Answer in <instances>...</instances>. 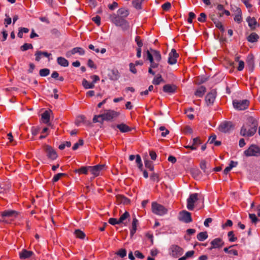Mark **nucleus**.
Returning <instances> with one entry per match:
<instances>
[{"instance_id": "6e6d98bb", "label": "nucleus", "mask_w": 260, "mask_h": 260, "mask_svg": "<svg viewBox=\"0 0 260 260\" xmlns=\"http://www.w3.org/2000/svg\"><path fill=\"white\" fill-rule=\"evenodd\" d=\"M193 111L192 108H189L186 110H185V114H186L187 117L190 119H193L194 118V115L192 114H191V112Z\"/></svg>"}, {"instance_id": "c85d7f7f", "label": "nucleus", "mask_w": 260, "mask_h": 260, "mask_svg": "<svg viewBox=\"0 0 260 260\" xmlns=\"http://www.w3.org/2000/svg\"><path fill=\"white\" fill-rule=\"evenodd\" d=\"M89 170V166H83L81 167L79 169H76L74 170V172L78 173L79 174H85L86 175Z\"/></svg>"}, {"instance_id": "cd10ccee", "label": "nucleus", "mask_w": 260, "mask_h": 260, "mask_svg": "<svg viewBox=\"0 0 260 260\" xmlns=\"http://www.w3.org/2000/svg\"><path fill=\"white\" fill-rule=\"evenodd\" d=\"M150 52L153 55L154 60L156 62H159L161 59V56L160 52L156 50L150 49Z\"/></svg>"}, {"instance_id": "6e6552de", "label": "nucleus", "mask_w": 260, "mask_h": 260, "mask_svg": "<svg viewBox=\"0 0 260 260\" xmlns=\"http://www.w3.org/2000/svg\"><path fill=\"white\" fill-rule=\"evenodd\" d=\"M170 254L174 257H178L183 254V248L177 245H172L169 248Z\"/></svg>"}, {"instance_id": "a18cd8bd", "label": "nucleus", "mask_w": 260, "mask_h": 260, "mask_svg": "<svg viewBox=\"0 0 260 260\" xmlns=\"http://www.w3.org/2000/svg\"><path fill=\"white\" fill-rule=\"evenodd\" d=\"M146 59L150 61V63L155 61L153 55L152 54L151 52L149 50L146 51Z\"/></svg>"}, {"instance_id": "393cba45", "label": "nucleus", "mask_w": 260, "mask_h": 260, "mask_svg": "<svg viewBox=\"0 0 260 260\" xmlns=\"http://www.w3.org/2000/svg\"><path fill=\"white\" fill-rule=\"evenodd\" d=\"M108 76L109 79L113 81H116L120 77L118 71L115 70H112L111 72L108 74Z\"/></svg>"}, {"instance_id": "7ed1b4c3", "label": "nucleus", "mask_w": 260, "mask_h": 260, "mask_svg": "<svg viewBox=\"0 0 260 260\" xmlns=\"http://www.w3.org/2000/svg\"><path fill=\"white\" fill-rule=\"evenodd\" d=\"M152 212L157 215L163 216L167 214L168 210L164 206L156 202L152 203Z\"/></svg>"}, {"instance_id": "4c0bfd02", "label": "nucleus", "mask_w": 260, "mask_h": 260, "mask_svg": "<svg viewBox=\"0 0 260 260\" xmlns=\"http://www.w3.org/2000/svg\"><path fill=\"white\" fill-rule=\"evenodd\" d=\"M136 162L137 164V166H138L139 169L141 171H142L143 164H142L141 156L138 154L136 156Z\"/></svg>"}, {"instance_id": "e433bc0d", "label": "nucleus", "mask_w": 260, "mask_h": 260, "mask_svg": "<svg viewBox=\"0 0 260 260\" xmlns=\"http://www.w3.org/2000/svg\"><path fill=\"white\" fill-rule=\"evenodd\" d=\"M233 246H234V245L230 246L229 247H225L223 249V251L226 253L231 254L234 255H238V252L237 250H235V249L229 250V248L231 247H232Z\"/></svg>"}, {"instance_id": "2eb2a0df", "label": "nucleus", "mask_w": 260, "mask_h": 260, "mask_svg": "<svg viewBox=\"0 0 260 260\" xmlns=\"http://www.w3.org/2000/svg\"><path fill=\"white\" fill-rule=\"evenodd\" d=\"M202 144V142L200 137H196L192 139V142L191 145L185 146L184 147L187 149H190L191 150H196L198 146Z\"/></svg>"}, {"instance_id": "c03bdc74", "label": "nucleus", "mask_w": 260, "mask_h": 260, "mask_svg": "<svg viewBox=\"0 0 260 260\" xmlns=\"http://www.w3.org/2000/svg\"><path fill=\"white\" fill-rule=\"evenodd\" d=\"M33 48V46L31 44L24 43L22 46H21L20 49L22 51H26L28 49H31Z\"/></svg>"}, {"instance_id": "864d4df0", "label": "nucleus", "mask_w": 260, "mask_h": 260, "mask_svg": "<svg viewBox=\"0 0 260 260\" xmlns=\"http://www.w3.org/2000/svg\"><path fill=\"white\" fill-rule=\"evenodd\" d=\"M171 7V4L169 2H166L161 6L162 9L165 11H169Z\"/></svg>"}, {"instance_id": "a19ab883", "label": "nucleus", "mask_w": 260, "mask_h": 260, "mask_svg": "<svg viewBox=\"0 0 260 260\" xmlns=\"http://www.w3.org/2000/svg\"><path fill=\"white\" fill-rule=\"evenodd\" d=\"M144 0H134L133 2V6L137 9H141V5Z\"/></svg>"}, {"instance_id": "dca6fc26", "label": "nucleus", "mask_w": 260, "mask_h": 260, "mask_svg": "<svg viewBox=\"0 0 260 260\" xmlns=\"http://www.w3.org/2000/svg\"><path fill=\"white\" fill-rule=\"evenodd\" d=\"M178 56L179 55L177 53L176 50L175 49H172L169 55L168 63L171 65L176 63Z\"/></svg>"}, {"instance_id": "13d9d810", "label": "nucleus", "mask_w": 260, "mask_h": 260, "mask_svg": "<svg viewBox=\"0 0 260 260\" xmlns=\"http://www.w3.org/2000/svg\"><path fill=\"white\" fill-rule=\"evenodd\" d=\"M108 222L110 224L112 225H115V224H120V222H119V220H117L116 218H109Z\"/></svg>"}, {"instance_id": "58836bf2", "label": "nucleus", "mask_w": 260, "mask_h": 260, "mask_svg": "<svg viewBox=\"0 0 260 260\" xmlns=\"http://www.w3.org/2000/svg\"><path fill=\"white\" fill-rule=\"evenodd\" d=\"M75 235L77 238H80L81 239H83L85 237V234L84 233L80 230H75Z\"/></svg>"}, {"instance_id": "79ce46f5", "label": "nucleus", "mask_w": 260, "mask_h": 260, "mask_svg": "<svg viewBox=\"0 0 260 260\" xmlns=\"http://www.w3.org/2000/svg\"><path fill=\"white\" fill-rule=\"evenodd\" d=\"M144 163L145 167L150 171H153L154 170V166L151 161L149 160H145Z\"/></svg>"}, {"instance_id": "72a5a7b5", "label": "nucleus", "mask_w": 260, "mask_h": 260, "mask_svg": "<svg viewBox=\"0 0 260 260\" xmlns=\"http://www.w3.org/2000/svg\"><path fill=\"white\" fill-rule=\"evenodd\" d=\"M82 85L84 88L87 89H91L94 87V84L93 83H89L87 80L84 79L82 80Z\"/></svg>"}, {"instance_id": "5701e85b", "label": "nucleus", "mask_w": 260, "mask_h": 260, "mask_svg": "<svg viewBox=\"0 0 260 260\" xmlns=\"http://www.w3.org/2000/svg\"><path fill=\"white\" fill-rule=\"evenodd\" d=\"M56 61L59 66L63 67H67L69 65V61L63 57H58Z\"/></svg>"}, {"instance_id": "4468645a", "label": "nucleus", "mask_w": 260, "mask_h": 260, "mask_svg": "<svg viewBox=\"0 0 260 260\" xmlns=\"http://www.w3.org/2000/svg\"><path fill=\"white\" fill-rule=\"evenodd\" d=\"M105 165H98L94 166H89V171L91 174L93 175V178L98 176L100 175V172L104 169Z\"/></svg>"}, {"instance_id": "5fc2aeb1", "label": "nucleus", "mask_w": 260, "mask_h": 260, "mask_svg": "<svg viewBox=\"0 0 260 260\" xmlns=\"http://www.w3.org/2000/svg\"><path fill=\"white\" fill-rule=\"evenodd\" d=\"M198 20L201 22H204L206 20V15L205 13H201L200 17H198Z\"/></svg>"}, {"instance_id": "c9c22d12", "label": "nucleus", "mask_w": 260, "mask_h": 260, "mask_svg": "<svg viewBox=\"0 0 260 260\" xmlns=\"http://www.w3.org/2000/svg\"><path fill=\"white\" fill-rule=\"evenodd\" d=\"M164 80L161 75H157V77L154 78L152 80V83L154 85H159L161 82H164Z\"/></svg>"}, {"instance_id": "a878e982", "label": "nucleus", "mask_w": 260, "mask_h": 260, "mask_svg": "<svg viewBox=\"0 0 260 260\" xmlns=\"http://www.w3.org/2000/svg\"><path fill=\"white\" fill-rule=\"evenodd\" d=\"M117 15L121 18H124L129 15V11L127 9L121 8L119 9L117 11Z\"/></svg>"}, {"instance_id": "0eeeda50", "label": "nucleus", "mask_w": 260, "mask_h": 260, "mask_svg": "<svg viewBox=\"0 0 260 260\" xmlns=\"http://www.w3.org/2000/svg\"><path fill=\"white\" fill-rule=\"evenodd\" d=\"M2 219L0 221L8 222L7 220V218H12L16 217L18 213L17 211L13 210H5L1 213Z\"/></svg>"}, {"instance_id": "4d7b16f0", "label": "nucleus", "mask_w": 260, "mask_h": 260, "mask_svg": "<svg viewBox=\"0 0 260 260\" xmlns=\"http://www.w3.org/2000/svg\"><path fill=\"white\" fill-rule=\"evenodd\" d=\"M249 217L251 219L252 223L255 224L258 221V219L254 214H249Z\"/></svg>"}, {"instance_id": "c756f323", "label": "nucleus", "mask_w": 260, "mask_h": 260, "mask_svg": "<svg viewBox=\"0 0 260 260\" xmlns=\"http://www.w3.org/2000/svg\"><path fill=\"white\" fill-rule=\"evenodd\" d=\"M130 218V214L127 211H125L123 214H122L120 218H119V222L120 224L122 223L124 225H126V222L125 221L127 219H129Z\"/></svg>"}, {"instance_id": "b1692460", "label": "nucleus", "mask_w": 260, "mask_h": 260, "mask_svg": "<svg viewBox=\"0 0 260 260\" xmlns=\"http://www.w3.org/2000/svg\"><path fill=\"white\" fill-rule=\"evenodd\" d=\"M246 20L248 23L249 26L252 29L255 28L256 26L259 25V24L257 23L256 19L253 17L251 18L250 17H249L247 18Z\"/></svg>"}, {"instance_id": "a211bd4d", "label": "nucleus", "mask_w": 260, "mask_h": 260, "mask_svg": "<svg viewBox=\"0 0 260 260\" xmlns=\"http://www.w3.org/2000/svg\"><path fill=\"white\" fill-rule=\"evenodd\" d=\"M177 87L174 84H166L163 87V91L165 92L170 94L174 93L177 90Z\"/></svg>"}, {"instance_id": "8fccbe9b", "label": "nucleus", "mask_w": 260, "mask_h": 260, "mask_svg": "<svg viewBox=\"0 0 260 260\" xmlns=\"http://www.w3.org/2000/svg\"><path fill=\"white\" fill-rule=\"evenodd\" d=\"M228 236L229 238V241L235 242L237 240V238L234 236V232L230 231L228 233Z\"/></svg>"}, {"instance_id": "f3484780", "label": "nucleus", "mask_w": 260, "mask_h": 260, "mask_svg": "<svg viewBox=\"0 0 260 260\" xmlns=\"http://www.w3.org/2000/svg\"><path fill=\"white\" fill-rule=\"evenodd\" d=\"M216 91L212 90L207 94L205 97V101L207 105L213 104L216 98Z\"/></svg>"}, {"instance_id": "ea45409f", "label": "nucleus", "mask_w": 260, "mask_h": 260, "mask_svg": "<svg viewBox=\"0 0 260 260\" xmlns=\"http://www.w3.org/2000/svg\"><path fill=\"white\" fill-rule=\"evenodd\" d=\"M50 74V70L47 68L41 69L39 71V75L41 77H46Z\"/></svg>"}, {"instance_id": "09e8293b", "label": "nucleus", "mask_w": 260, "mask_h": 260, "mask_svg": "<svg viewBox=\"0 0 260 260\" xmlns=\"http://www.w3.org/2000/svg\"><path fill=\"white\" fill-rule=\"evenodd\" d=\"M150 178L153 181H156L157 182L159 181V177L157 173H153L150 175Z\"/></svg>"}, {"instance_id": "f704fd0d", "label": "nucleus", "mask_w": 260, "mask_h": 260, "mask_svg": "<svg viewBox=\"0 0 260 260\" xmlns=\"http://www.w3.org/2000/svg\"><path fill=\"white\" fill-rule=\"evenodd\" d=\"M42 119L44 123H47L50 120V112L48 111H45L42 114Z\"/></svg>"}, {"instance_id": "49530a36", "label": "nucleus", "mask_w": 260, "mask_h": 260, "mask_svg": "<svg viewBox=\"0 0 260 260\" xmlns=\"http://www.w3.org/2000/svg\"><path fill=\"white\" fill-rule=\"evenodd\" d=\"M116 254L121 258L124 257L126 255V251L125 249H120Z\"/></svg>"}, {"instance_id": "f03ea898", "label": "nucleus", "mask_w": 260, "mask_h": 260, "mask_svg": "<svg viewBox=\"0 0 260 260\" xmlns=\"http://www.w3.org/2000/svg\"><path fill=\"white\" fill-rule=\"evenodd\" d=\"M110 21L116 26H120L123 30H127L129 28L128 22L124 18L118 16L116 14H112L109 17Z\"/></svg>"}, {"instance_id": "f8f14e48", "label": "nucleus", "mask_w": 260, "mask_h": 260, "mask_svg": "<svg viewBox=\"0 0 260 260\" xmlns=\"http://www.w3.org/2000/svg\"><path fill=\"white\" fill-rule=\"evenodd\" d=\"M178 219L186 223L191 222L192 221L191 213L186 210L180 212Z\"/></svg>"}, {"instance_id": "de8ad7c7", "label": "nucleus", "mask_w": 260, "mask_h": 260, "mask_svg": "<svg viewBox=\"0 0 260 260\" xmlns=\"http://www.w3.org/2000/svg\"><path fill=\"white\" fill-rule=\"evenodd\" d=\"M66 175V174L64 173H58L54 176L52 179V182H56L58 181L61 177L65 176Z\"/></svg>"}, {"instance_id": "bb28decb", "label": "nucleus", "mask_w": 260, "mask_h": 260, "mask_svg": "<svg viewBox=\"0 0 260 260\" xmlns=\"http://www.w3.org/2000/svg\"><path fill=\"white\" fill-rule=\"evenodd\" d=\"M138 223V220L135 216L133 219V221L132 223V229L131 230L130 234L131 236H133L137 231V226Z\"/></svg>"}, {"instance_id": "4be33fe9", "label": "nucleus", "mask_w": 260, "mask_h": 260, "mask_svg": "<svg viewBox=\"0 0 260 260\" xmlns=\"http://www.w3.org/2000/svg\"><path fill=\"white\" fill-rule=\"evenodd\" d=\"M236 15L234 17V21L237 22L238 23H240L242 21V12L240 8L235 7Z\"/></svg>"}, {"instance_id": "39448f33", "label": "nucleus", "mask_w": 260, "mask_h": 260, "mask_svg": "<svg viewBox=\"0 0 260 260\" xmlns=\"http://www.w3.org/2000/svg\"><path fill=\"white\" fill-rule=\"evenodd\" d=\"M244 154L247 157L258 156L260 154V148L256 145L252 144L244 151Z\"/></svg>"}, {"instance_id": "6ab92c4d", "label": "nucleus", "mask_w": 260, "mask_h": 260, "mask_svg": "<svg viewBox=\"0 0 260 260\" xmlns=\"http://www.w3.org/2000/svg\"><path fill=\"white\" fill-rule=\"evenodd\" d=\"M76 53H78L80 55H83L85 54V51L81 47H75L73 48L70 52H68L67 53V56H69L71 55H74Z\"/></svg>"}, {"instance_id": "2f4dec72", "label": "nucleus", "mask_w": 260, "mask_h": 260, "mask_svg": "<svg viewBox=\"0 0 260 260\" xmlns=\"http://www.w3.org/2000/svg\"><path fill=\"white\" fill-rule=\"evenodd\" d=\"M258 38L259 37L258 35L255 32H252L247 37V41L249 42L254 43L258 41Z\"/></svg>"}, {"instance_id": "774afa93", "label": "nucleus", "mask_w": 260, "mask_h": 260, "mask_svg": "<svg viewBox=\"0 0 260 260\" xmlns=\"http://www.w3.org/2000/svg\"><path fill=\"white\" fill-rule=\"evenodd\" d=\"M35 55L36 56V58H35L36 60L37 61H39L41 60V57L42 56V55L41 54V51H36Z\"/></svg>"}, {"instance_id": "9b49d317", "label": "nucleus", "mask_w": 260, "mask_h": 260, "mask_svg": "<svg viewBox=\"0 0 260 260\" xmlns=\"http://www.w3.org/2000/svg\"><path fill=\"white\" fill-rule=\"evenodd\" d=\"M198 193H194L190 194L187 199V208L189 210H193L194 207V203L199 200Z\"/></svg>"}, {"instance_id": "423d86ee", "label": "nucleus", "mask_w": 260, "mask_h": 260, "mask_svg": "<svg viewBox=\"0 0 260 260\" xmlns=\"http://www.w3.org/2000/svg\"><path fill=\"white\" fill-rule=\"evenodd\" d=\"M249 102L247 100H237L233 101L234 107L238 110H244L248 107Z\"/></svg>"}, {"instance_id": "473e14b6", "label": "nucleus", "mask_w": 260, "mask_h": 260, "mask_svg": "<svg viewBox=\"0 0 260 260\" xmlns=\"http://www.w3.org/2000/svg\"><path fill=\"white\" fill-rule=\"evenodd\" d=\"M208 238L207 232H202L199 233L197 236V238L200 241H204Z\"/></svg>"}, {"instance_id": "412c9836", "label": "nucleus", "mask_w": 260, "mask_h": 260, "mask_svg": "<svg viewBox=\"0 0 260 260\" xmlns=\"http://www.w3.org/2000/svg\"><path fill=\"white\" fill-rule=\"evenodd\" d=\"M116 127H117L121 133H127L131 131L132 130V128L130 127L123 123L117 124L116 125Z\"/></svg>"}, {"instance_id": "9d476101", "label": "nucleus", "mask_w": 260, "mask_h": 260, "mask_svg": "<svg viewBox=\"0 0 260 260\" xmlns=\"http://www.w3.org/2000/svg\"><path fill=\"white\" fill-rule=\"evenodd\" d=\"M234 125L231 121H224L219 126V130L222 133H230L233 131Z\"/></svg>"}, {"instance_id": "f257e3e1", "label": "nucleus", "mask_w": 260, "mask_h": 260, "mask_svg": "<svg viewBox=\"0 0 260 260\" xmlns=\"http://www.w3.org/2000/svg\"><path fill=\"white\" fill-rule=\"evenodd\" d=\"M248 122L251 123V126L248 129L243 125L241 129L240 134L244 137H251L254 135L257 130V122L256 120L252 117L248 119Z\"/></svg>"}, {"instance_id": "338daca9", "label": "nucleus", "mask_w": 260, "mask_h": 260, "mask_svg": "<svg viewBox=\"0 0 260 260\" xmlns=\"http://www.w3.org/2000/svg\"><path fill=\"white\" fill-rule=\"evenodd\" d=\"M183 132L185 134H191L193 131L192 128L189 126L186 125L184 127Z\"/></svg>"}, {"instance_id": "37998d69", "label": "nucleus", "mask_w": 260, "mask_h": 260, "mask_svg": "<svg viewBox=\"0 0 260 260\" xmlns=\"http://www.w3.org/2000/svg\"><path fill=\"white\" fill-rule=\"evenodd\" d=\"M247 63L249 70L252 71L254 67V61L252 57H248Z\"/></svg>"}, {"instance_id": "3c124183", "label": "nucleus", "mask_w": 260, "mask_h": 260, "mask_svg": "<svg viewBox=\"0 0 260 260\" xmlns=\"http://www.w3.org/2000/svg\"><path fill=\"white\" fill-rule=\"evenodd\" d=\"M84 144L83 140L82 139H80L78 141V142L75 143L73 147H72V149L73 150H77L80 146H82Z\"/></svg>"}, {"instance_id": "7c9ffc66", "label": "nucleus", "mask_w": 260, "mask_h": 260, "mask_svg": "<svg viewBox=\"0 0 260 260\" xmlns=\"http://www.w3.org/2000/svg\"><path fill=\"white\" fill-rule=\"evenodd\" d=\"M206 92V87L204 86H201L195 92V95L199 98L202 97Z\"/></svg>"}, {"instance_id": "e2e57ef3", "label": "nucleus", "mask_w": 260, "mask_h": 260, "mask_svg": "<svg viewBox=\"0 0 260 260\" xmlns=\"http://www.w3.org/2000/svg\"><path fill=\"white\" fill-rule=\"evenodd\" d=\"M201 169L205 172H206V162L205 160H202L200 165Z\"/></svg>"}, {"instance_id": "69168bd1", "label": "nucleus", "mask_w": 260, "mask_h": 260, "mask_svg": "<svg viewBox=\"0 0 260 260\" xmlns=\"http://www.w3.org/2000/svg\"><path fill=\"white\" fill-rule=\"evenodd\" d=\"M189 17L188 18L187 21L189 23H191L192 22V19L196 17V15L194 13L190 12L189 13Z\"/></svg>"}, {"instance_id": "603ef678", "label": "nucleus", "mask_w": 260, "mask_h": 260, "mask_svg": "<svg viewBox=\"0 0 260 260\" xmlns=\"http://www.w3.org/2000/svg\"><path fill=\"white\" fill-rule=\"evenodd\" d=\"M135 42H136L138 47L141 49V47L143 46V42L141 40L140 37L137 36L135 38Z\"/></svg>"}, {"instance_id": "1a4fd4ad", "label": "nucleus", "mask_w": 260, "mask_h": 260, "mask_svg": "<svg viewBox=\"0 0 260 260\" xmlns=\"http://www.w3.org/2000/svg\"><path fill=\"white\" fill-rule=\"evenodd\" d=\"M44 150L48 159L54 160L57 158L58 155L56 151L51 146L46 145L44 147Z\"/></svg>"}, {"instance_id": "aec40b11", "label": "nucleus", "mask_w": 260, "mask_h": 260, "mask_svg": "<svg viewBox=\"0 0 260 260\" xmlns=\"http://www.w3.org/2000/svg\"><path fill=\"white\" fill-rule=\"evenodd\" d=\"M33 254L34 253L32 251L23 249L19 253V256L21 259H26L31 257Z\"/></svg>"}, {"instance_id": "0e129e2a", "label": "nucleus", "mask_w": 260, "mask_h": 260, "mask_svg": "<svg viewBox=\"0 0 260 260\" xmlns=\"http://www.w3.org/2000/svg\"><path fill=\"white\" fill-rule=\"evenodd\" d=\"M31 134L34 136H35L37 135L39 133L40 128L37 127L33 126L31 128Z\"/></svg>"}, {"instance_id": "bf43d9fd", "label": "nucleus", "mask_w": 260, "mask_h": 260, "mask_svg": "<svg viewBox=\"0 0 260 260\" xmlns=\"http://www.w3.org/2000/svg\"><path fill=\"white\" fill-rule=\"evenodd\" d=\"M50 31L51 34L55 37H58L60 36V32L57 28H52Z\"/></svg>"}, {"instance_id": "680f3d73", "label": "nucleus", "mask_w": 260, "mask_h": 260, "mask_svg": "<svg viewBox=\"0 0 260 260\" xmlns=\"http://www.w3.org/2000/svg\"><path fill=\"white\" fill-rule=\"evenodd\" d=\"M92 20L96 23L98 26H100L101 24V17L96 15L95 17H94L92 18Z\"/></svg>"}, {"instance_id": "ddd939ff", "label": "nucleus", "mask_w": 260, "mask_h": 260, "mask_svg": "<svg viewBox=\"0 0 260 260\" xmlns=\"http://www.w3.org/2000/svg\"><path fill=\"white\" fill-rule=\"evenodd\" d=\"M210 244L211 246L209 248V249L211 250L213 249L220 248L222 247L224 245V242L223 241L221 238H217L213 239L211 242Z\"/></svg>"}, {"instance_id": "052dcab7", "label": "nucleus", "mask_w": 260, "mask_h": 260, "mask_svg": "<svg viewBox=\"0 0 260 260\" xmlns=\"http://www.w3.org/2000/svg\"><path fill=\"white\" fill-rule=\"evenodd\" d=\"M101 115H102V114H100L98 115H95L93 118V122H94V123L100 122V123H102L103 122H102Z\"/></svg>"}, {"instance_id": "20e7f679", "label": "nucleus", "mask_w": 260, "mask_h": 260, "mask_svg": "<svg viewBox=\"0 0 260 260\" xmlns=\"http://www.w3.org/2000/svg\"><path fill=\"white\" fill-rule=\"evenodd\" d=\"M119 115V113L112 110H106L105 112L102 114L101 118L102 122L104 120L111 121L116 118Z\"/></svg>"}]
</instances>
